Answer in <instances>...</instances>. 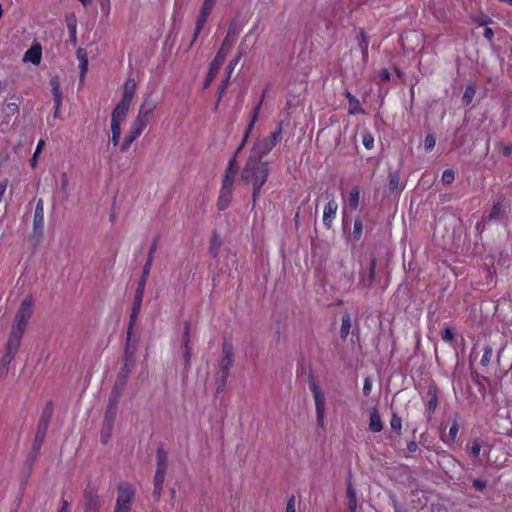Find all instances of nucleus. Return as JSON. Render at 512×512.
Here are the masks:
<instances>
[{"instance_id":"18","label":"nucleus","mask_w":512,"mask_h":512,"mask_svg":"<svg viewBox=\"0 0 512 512\" xmlns=\"http://www.w3.org/2000/svg\"><path fill=\"white\" fill-rule=\"evenodd\" d=\"M166 473L162 472H155L154 475V489H153V495L156 498V500H159L163 491V485L165 481Z\"/></svg>"},{"instance_id":"24","label":"nucleus","mask_w":512,"mask_h":512,"mask_svg":"<svg viewBox=\"0 0 512 512\" xmlns=\"http://www.w3.org/2000/svg\"><path fill=\"white\" fill-rule=\"evenodd\" d=\"M359 200H360V189H359V187L355 186L349 192L348 207L351 210H356L359 206Z\"/></svg>"},{"instance_id":"51","label":"nucleus","mask_w":512,"mask_h":512,"mask_svg":"<svg viewBox=\"0 0 512 512\" xmlns=\"http://www.w3.org/2000/svg\"><path fill=\"white\" fill-rule=\"evenodd\" d=\"M68 175L66 172H63L61 174V188L63 191H66L67 187H68Z\"/></svg>"},{"instance_id":"49","label":"nucleus","mask_w":512,"mask_h":512,"mask_svg":"<svg viewBox=\"0 0 512 512\" xmlns=\"http://www.w3.org/2000/svg\"><path fill=\"white\" fill-rule=\"evenodd\" d=\"M473 486L479 490V491H482L483 489H485L486 487V481L485 480H482V479H475L473 481Z\"/></svg>"},{"instance_id":"1","label":"nucleus","mask_w":512,"mask_h":512,"mask_svg":"<svg viewBox=\"0 0 512 512\" xmlns=\"http://www.w3.org/2000/svg\"><path fill=\"white\" fill-rule=\"evenodd\" d=\"M268 173V163L264 161L247 159L242 169L240 180L243 184L252 186V201L254 206L259 198L261 188L267 181Z\"/></svg>"},{"instance_id":"62","label":"nucleus","mask_w":512,"mask_h":512,"mask_svg":"<svg viewBox=\"0 0 512 512\" xmlns=\"http://www.w3.org/2000/svg\"><path fill=\"white\" fill-rule=\"evenodd\" d=\"M140 304H141V301H139V298L136 297L135 299V303H134V311H133V314H132V318L135 317L136 313H137V310L139 309L140 307Z\"/></svg>"},{"instance_id":"13","label":"nucleus","mask_w":512,"mask_h":512,"mask_svg":"<svg viewBox=\"0 0 512 512\" xmlns=\"http://www.w3.org/2000/svg\"><path fill=\"white\" fill-rule=\"evenodd\" d=\"M33 229L34 232L38 234H41L44 229V207L42 199H40L36 204L33 220Z\"/></svg>"},{"instance_id":"58","label":"nucleus","mask_w":512,"mask_h":512,"mask_svg":"<svg viewBox=\"0 0 512 512\" xmlns=\"http://www.w3.org/2000/svg\"><path fill=\"white\" fill-rule=\"evenodd\" d=\"M232 44H233V40L228 37H225V39L222 42V46H224L225 48L227 47V50L231 49Z\"/></svg>"},{"instance_id":"26","label":"nucleus","mask_w":512,"mask_h":512,"mask_svg":"<svg viewBox=\"0 0 512 512\" xmlns=\"http://www.w3.org/2000/svg\"><path fill=\"white\" fill-rule=\"evenodd\" d=\"M121 125H122V123L111 121V125H110L111 139H110V141H111L113 147H116L119 144L120 136H121Z\"/></svg>"},{"instance_id":"10","label":"nucleus","mask_w":512,"mask_h":512,"mask_svg":"<svg viewBox=\"0 0 512 512\" xmlns=\"http://www.w3.org/2000/svg\"><path fill=\"white\" fill-rule=\"evenodd\" d=\"M328 202L323 209V224L327 229H330L338 211V204L333 195L328 196Z\"/></svg>"},{"instance_id":"16","label":"nucleus","mask_w":512,"mask_h":512,"mask_svg":"<svg viewBox=\"0 0 512 512\" xmlns=\"http://www.w3.org/2000/svg\"><path fill=\"white\" fill-rule=\"evenodd\" d=\"M136 88V81L133 78H128L123 86L121 101L131 104L136 93Z\"/></svg>"},{"instance_id":"31","label":"nucleus","mask_w":512,"mask_h":512,"mask_svg":"<svg viewBox=\"0 0 512 512\" xmlns=\"http://www.w3.org/2000/svg\"><path fill=\"white\" fill-rule=\"evenodd\" d=\"M475 94H476V89H475V87H474V86H472V85L467 86V87L465 88L464 93H463V98H462L463 102H464L466 105L470 104V103L472 102V100H473V98H474Z\"/></svg>"},{"instance_id":"5","label":"nucleus","mask_w":512,"mask_h":512,"mask_svg":"<svg viewBox=\"0 0 512 512\" xmlns=\"http://www.w3.org/2000/svg\"><path fill=\"white\" fill-rule=\"evenodd\" d=\"M281 136V128L270 134L269 137L257 139L251 149L248 159L261 161L276 145Z\"/></svg>"},{"instance_id":"55","label":"nucleus","mask_w":512,"mask_h":512,"mask_svg":"<svg viewBox=\"0 0 512 512\" xmlns=\"http://www.w3.org/2000/svg\"><path fill=\"white\" fill-rule=\"evenodd\" d=\"M348 506L350 512H356L357 510V499H350L348 500Z\"/></svg>"},{"instance_id":"28","label":"nucleus","mask_w":512,"mask_h":512,"mask_svg":"<svg viewBox=\"0 0 512 512\" xmlns=\"http://www.w3.org/2000/svg\"><path fill=\"white\" fill-rule=\"evenodd\" d=\"M351 326H352L351 317L349 314L346 313L342 317V323H341V328H340L341 338L345 339L349 335Z\"/></svg>"},{"instance_id":"61","label":"nucleus","mask_w":512,"mask_h":512,"mask_svg":"<svg viewBox=\"0 0 512 512\" xmlns=\"http://www.w3.org/2000/svg\"><path fill=\"white\" fill-rule=\"evenodd\" d=\"M407 449L410 451V452H416V450L418 449V445L416 442L414 441H411L410 443H408L407 445Z\"/></svg>"},{"instance_id":"32","label":"nucleus","mask_w":512,"mask_h":512,"mask_svg":"<svg viewBox=\"0 0 512 512\" xmlns=\"http://www.w3.org/2000/svg\"><path fill=\"white\" fill-rule=\"evenodd\" d=\"M15 355L12 354V353H9V352H6L1 360H0V369L2 370V372H7L8 370V366L9 364L12 362V360L14 359Z\"/></svg>"},{"instance_id":"41","label":"nucleus","mask_w":512,"mask_h":512,"mask_svg":"<svg viewBox=\"0 0 512 512\" xmlns=\"http://www.w3.org/2000/svg\"><path fill=\"white\" fill-rule=\"evenodd\" d=\"M435 144H436V140H435L434 136L427 135L425 137L424 147H425L426 150H428V151L432 150L434 148Z\"/></svg>"},{"instance_id":"59","label":"nucleus","mask_w":512,"mask_h":512,"mask_svg":"<svg viewBox=\"0 0 512 512\" xmlns=\"http://www.w3.org/2000/svg\"><path fill=\"white\" fill-rule=\"evenodd\" d=\"M6 108H7L8 112H10V113H15V112L18 111V106H17L16 103H9V104H7Z\"/></svg>"},{"instance_id":"2","label":"nucleus","mask_w":512,"mask_h":512,"mask_svg":"<svg viewBox=\"0 0 512 512\" xmlns=\"http://www.w3.org/2000/svg\"><path fill=\"white\" fill-rule=\"evenodd\" d=\"M234 174H235V160L232 159L223 176L222 185L219 191L218 199H217V209L219 211H223L227 209L233 198V189H234Z\"/></svg>"},{"instance_id":"57","label":"nucleus","mask_w":512,"mask_h":512,"mask_svg":"<svg viewBox=\"0 0 512 512\" xmlns=\"http://www.w3.org/2000/svg\"><path fill=\"white\" fill-rule=\"evenodd\" d=\"M380 77L384 81L390 80V72L387 69H382L380 72Z\"/></svg>"},{"instance_id":"56","label":"nucleus","mask_w":512,"mask_h":512,"mask_svg":"<svg viewBox=\"0 0 512 512\" xmlns=\"http://www.w3.org/2000/svg\"><path fill=\"white\" fill-rule=\"evenodd\" d=\"M236 35H237V31H236L235 27L230 26V27H229V29H228V32H227L226 37H228V38H230V39L234 40V38L236 37Z\"/></svg>"},{"instance_id":"19","label":"nucleus","mask_w":512,"mask_h":512,"mask_svg":"<svg viewBox=\"0 0 512 512\" xmlns=\"http://www.w3.org/2000/svg\"><path fill=\"white\" fill-rule=\"evenodd\" d=\"M345 96L349 102V108H348L349 114L355 115V114L363 113L360 101L355 96H353L349 91L345 92Z\"/></svg>"},{"instance_id":"17","label":"nucleus","mask_w":512,"mask_h":512,"mask_svg":"<svg viewBox=\"0 0 512 512\" xmlns=\"http://www.w3.org/2000/svg\"><path fill=\"white\" fill-rule=\"evenodd\" d=\"M369 429L374 433H378L383 429V423L376 408H373L371 410L369 419Z\"/></svg>"},{"instance_id":"7","label":"nucleus","mask_w":512,"mask_h":512,"mask_svg":"<svg viewBox=\"0 0 512 512\" xmlns=\"http://www.w3.org/2000/svg\"><path fill=\"white\" fill-rule=\"evenodd\" d=\"M310 389L315 403L317 425L323 428L326 417V396L324 391L315 382L311 383Z\"/></svg>"},{"instance_id":"44","label":"nucleus","mask_w":512,"mask_h":512,"mask_svg":"<svg viewBox=\"0 0 512 512\" xmlns=\"http://www.w3.org/2000/svg\"><path fill=\"white\" fill-rule=\"evenodd\" d=\"M76 56L79 60V63L88 62V55L85 49L78 48L76 51Z\"/></svg>"},{"instance_id":"12","label":"nucleus","mask_w":512,"mask_h":512,"mask_svg":"<svg viewBox=\"0 0 512 512\" xmlns=\"http://www.w3.org/2000/svg\"><path fill=\"white\" fill-rule=\"evenodd\" d=\"M143 131L144 130L142 128H140L137 125L131 123L129 132L124 137V139H123V141H122V143L120 145V151L121 152H126L130 148L132 143L142 134Z\"/></svg>"},{"instance_id":"23","label":"nucleus","mask_w":512,"mask_h":512,"mask_svg":"<svg viewBox=\"0 0 512 512\" xmlns=\"http://www.w3.org/2000/svg\"><path fill=\"white\" fill-rule=\"evenodd\" d=\"M112 428H113V416L108 418V415L106 414L102 432H101V442L103 444L107 443V441L110 437Z\"/></svg>"},{"instance_id":"30","label":"nucleus","mask_w":512,"mask_h":512,"mask_svg":"<svg viewBox=\"0 0 512 512\" xmlns=\"http://www.w3.org/2000/svg\"><path fill=\"white\" fill-rule=\"evenodd\" d=\"M260 107H261V102H259L258 105L254 108V111H253L252 116H251V121H250V123L248 125V128L246 130V133H245V139L248 138L249 133L253 129V127L255 125V122L258 119Z\"/></svg>"},{"instance_id":"20","label":"nucleus","mask_w":512,"mask_h":512,"mask_svg":"<svg viewBox=\"0 0 512 512\" xmlns=\"http://www.w3.org/2000/svg\"><path fill=\"white\" fill-rule=\"evenodd\" d=\"M189 342H190V325H189V323H185L184 333H183V343H184V360L186 363H188L191 358V347L189 346Z\"/></svg>"},{"instance_id":"25","label":"nucleus","mask_w":512,"mask_h":512,"mask_svg":"<svg viewBox=\"0 0 512 512\" xmlns=\"http://www.w3.org/2000/svg\"><path fill=\"white\" fill-rule=\"evenodd\" d=\"M224 61H225V58H223V53L217 52L216 56L214 57L211 65H210V68H209L210 78H214L216 76L220 66L223 64Z\"/></svg>"},{"instance_id":"6","label":"nucleus","mask_w":512,"mask_h":512,"mask_svg":"<svg viewBox=\"0 0 512 512\" xmlns=\"http://www.w3.org/2000/svg\"><path fill=\"white\" fill-rule=\"evenodd\" d=\"M34 311V300L31 296L23 299L15 315L12 327L25 332L29 319Z\"/></svg>"},{"instance_id":"46","label":"nucleus","mask_w":512,"mask_h":512,"mask_svg":"<svg viewBox=\"0 0 512 512\" xmlns=\"http://www.w3.org/2000/svg\"><path fill=\"white\" fill-rule=\"evenodd\" d=\"M481 452V444L479 440H474L471 445V453L477 457Z\"/></svg>"},{"instance_id":"64","label":"nucleus","mask_w":512,"mask_h":512,"mask_svg":"<svg viewBox=\"0 0 512 512\" xmlns=\"http://www.w3.org/2000/svg\"><path fill=\"white\" fill-rule=\"evenodd\" d=\"M493 35H494V34H493L492 29H490V28H486V29H485V31H484V36H485L487 39L491 40V39L493 38Z\"/></svg>"},{"instance_id":"21","label":"nucleus","mask_w":512,"mask_h":512,"mask_svg":"<svg viewBox=\"0 0 512 512\" xmlns=\"http://www.w3.org/2000/svg\"><path fill=\"white\" fill-rule=\"evenodd\" d=\"M244 52L243 51H239L238 55L230 61V63L227 65L226 67V79L222 85V92L224 91V89L226 88L229 80H230V77H231V74L233 72V70L235 69L236 65L238 64V62L240 61L241 57L243 56Z\"/></svg>"},{"instance_id":"54","label":"nucleus","mask_w":512,"mask_h":512,"mask_svg":"<svg viewBox=\"0 0 512 512\" xmlns=\"http://www.w3.org/2000/svg\"><path fill=\"white\" fill-rule=\"evenodd\" d=\"M347 498H348V500L357 499L356 492H355L354 488L352 487V485H348V487H347Z\"/></svg>"},{"instance_id":"29","label":"nucleus","mask_w":512,"mask_h":512,"mask_svg":"<svg viewBox=\"0 0 512 512\" xmlns=\"http://www.w3.org/2000/svg\"><path fill=\"white\" fill-rule=\"evenodd\" d=\"M389 189L391 191L403 189V186L400 181V176L397 172H392L389 174Z\"/></svg>"},{"instance_id":"39","label":"nucleus","mask_w":512,"mask_h":512,"mask_svg":"<svg viewBox=\"0 0 512 512\" xmlns=\"http://www.w3.org/2000/svg\"><path fill=\"white\" fill-rule=\"evenodd\" d=\"M363 232V224L360 220H355L353 227V235L358 240Z\"/></svg>"},{"instance_id":"42","label":"nucleus","mask_w":512,"mask_h":512,"mask_svg":"<svg viewBox=\"0 0 512 512\" xmlns=\"http://www.w3.org/2000/svg\"><path fill=\"white\" fill-rule=\"evenodd\" d=\"M79 69H80V84H82L84 82V79L88 72V62L79 63Z\"/></svg>"},{"instance_id":"35","label":"nucleus","mask_w":512,"mask_h":512,"mask_svg":"<svg viewBox=\"0 0 512 512\" xmlns=\"http://www.w3.org/2000/svg\"><path fill=\"white\" fill-rule=\"evenodd\" d=\"M454 179H455V173L452 169H446L442 173L441 180L444 184L449 185L454 181Z\"/></svg>"},{"instance_id":"27","label":"nucleus","mask_w":512,"mask_h":512,"mask_svg":"<svg viewBox=\"0 0 512 512\" xmlns=\"http://www.w3.org/2000/svg\"><path fill=\"white\" fill-rule=\"evenodd\" d=\"M156 460H157L156 471L166 473L167 468H168V459H167L166 453L163 452L162 450H158Z\"/></svg>"},{"instance_id":"8","label":"nucleus","mask_w":512,"mask_h":512,"mask_svg":"<svg viewBox=\"0 0 512 512\" xmlns=\"http://www.w3.org/2000/svg\"><path fill=\"white\" fill-rule=\"evenodd\" d=\"M233 347L232 344L225 341L222 345V358L220 361V373L222 380L225 381L229 374L230 367L233 363Z\"/></svg>"},{"instance_id":"47","label":"nucleus","mask_w":512,"mask_h":512,"mask_svg":"<svg viewBox=\"0 0 512 512\" xmlns=\"http://www.w3.org/2000/svg\"><path fill=\"white\" fill-rule=\"evenodd\" d=\"M442 339L446 342H451L454 339V332L450 328H446L443 332Z\"/></svg>"},{"instance_id":"52","label":"nucleus","mask_w":512,"mask_h":512,"mask_svg":"<svg viewBox=\"0 0 512 512\" xmlns=\"http://www.w3.org/2000/svg\"><path fill=\"white\" fill-rule=\"evenodd\" d=\"M427 407H428L430 412H433L436 409V407H437V397L436 396H433L428 401Z\"/></svg>"},{"instance_id":"53","label":"nucleus","mask_w":512,"mask_h":512,"mask_svg":"<svg viewBox=\"0 0 512 512\" xmlns=\"http://www.w3.org/2000/svg\"><path fill=\"white\" fill-rule=\"evenodd\" d=\"M491 353H492L491 349H486L485 350V352H484V354H483V356L481 358V363L482 364L485 365V364H487L489 362L490 357H491Z\"/></svg>"},{"instance_id":"3","label":"nucleus","mask_w":512,"mask_h":512,"mask_svg":"<svg viewBox=\"0 0 512 512\" xmlns=\"http://www.w3.org/2000/svg\"><path fill=\"white\" fill-rule=\"evenodd\" d=\"M159 103V99L152 93H146L143 96L137 115L132 123L145 130L151 122Z\"/></svg>"},{"instance_id":"36","label":"nucleus","mask_w":512,"mask_h":512,"mask_svg":"<svg viewBox=\"0 0 512 512\" xmlns=\"http://www.w3.org/2000/svg\"><path fill=\"white\" fill-rule=\"evenodd\" d=\"M43 147H44V141L40 140L37 143V146H36V149H35V152H34L32 158L30 159V164L32 167H35V165L37 163V158H38L39 154L41 153Z\"/></svg>"},{"instance_id":"40","label":"nucleus","mask_w":512,"mask_h":512,"mask_svg":"<svg viewBox=\"0 0 512 512\" xmlns=\"http://www.w3.org/2000/svg\"><path fill=\"white\" fill-rule=\"evenodd\" d=\"M373 383L370 377H366L363 383V393L365 396H369L372 391Z\"/></svg>"},{"instance_id":"9","label":"nucleus","mask_w":512,"mask_h":512,"mask_svg":"<svg viewBox=\"0 0 512 512\" xmlns=\"http://www.w3.org/2000/svg\"><path fill=\"white\" fill-rule=\"evenodd\" d=\"M216 4V0H204L202 7L200 9L199 15L196 21V27L193 35V41L196 40L198 35L200 34L202 28L204 27L214 5Z\"/></svg>"},{"instance_id":"15","label":"nucleus","mask_w":512,"mask_h":512,"mask_svg":"<svg viewBox=\"0 0 512 512\" xmlns=\"http://www.w3.org/2000/svg\"><path fill=\"white\" fill-rule=\"evenodd\" d=\"M42 59V49L39 44H33L24 54L23 61L39 65Z\"/></svg>"},{"instance_id":"50","label":"nucleus","mask_w":512,"mask_h":512,"mask_svg":"<svg viewBox=\"0 0 512 512\" xmlns=\"http://www.w3.org/2000/svg\"><path fill=\"white\" fill-rule=\"evenodd\" d=\"M361 36H362V41L360 43V48L362 50L363 55H366L367 50H368V41L366 40L363 32H361Z\"/></svg>"},{"instance_id":"11","label":"nucleus","mask_w":512,"mask_h":512,"mask_svg":"<svg viewBox=\"0 0 512 512\" xmlns=\"http://www.w3.org/2000/svg\"><path fill=\"white\" fill-rule=\"evenodd\" d=\"M24 333L25 332L22 330L15 329L13 327L11 328V332L6 344V352L16 355Z\"/></svg>"},{"instance_id":"14","label":"nucleus","mask_w":512,"mask_h":512,"mask_svg":"<svg viewBox=\"0 0 512 512\" xmlns=\"http://www.w3.org/2000/svg\"><path fill=\"white\" fill-rule=\"evenodd\" d=\"M130 106V103L120 100L112 112L111 121L123 123L127 117Z\"/></svg>"},{"instance_id":"38","label":"nucleus","mask_w":512,"mask_h":512,"mask_svg":"<svg viewBox=\"0 0 512 512\" xmlns=\"http://www.w3.org/2000/svg\"><path fill=\"white\" fill-rule=\"evenodd\" d=\"M154 247L149 251L148 253V258H147V261L143 267V274L145 275V277L148 276L149 272H150V269H151V265H152V260H153V254H154Z\"/></svg>"},{"instance_id":"60","label":"nucleus","mask_w":512,"mask_h":512,"mask_svg":"<svg viewBox=\"0 0 512 512\" xmlns=\"http://www.w3.org/2000/svg\"><path fill=\"white\" fill-rule=\"evenodd\" d=\"M375 267H376V263H375V261L373 260V261L371 262L370 269H369V275H370V279H371V281L374 279V276H375Z\"/></svg>"},{"instance_id":"48","label":"nucleus","mask_w":512,"mask_h":512,"mask_svg":"<svg viewBox=\"0 0 512 512\" xmlns=\"http://www.w3.org/2000/svg\"><path fill=\"white\" fill-rule=\"evenodd\" d=\"M458 424L457 423H453L449 429V436L451 438L452 441L455 440L456 436H457V433H458Z\"/></svg>"},{"instance_id":"4","label":"nucleus","mask_w":512,"mask_h":512,"mask_svg":"<svg viewBox=\"0 0 512 512\" xmlns=\"http://www.w3.org/2000/svg\"><path fill=\"white\" fill-rule=\"evenodd\" d=\"M135 495V485L130 482H121L117 487V497L113 512H131Z\"/></svg>"},{"instance_id":"63","label":"nucleus","mask_w":512,"mask_h":512,"mask_svg":"<svg viewBox=\"0 0 512 512\" xmlns=\"http://www.w3.org/2000/svg\"><path fill=\"white\" fill-rule=\"evenodd\" d=\"M59 512H69V503L67 500L62 501V507Z\"/></svg>"},{"instance_id":"34","label":"nucleus","mask_w":512,"mask_h":512,"mask_svg":"<svg viewBox=\"0 0 512 512\" xmlns=\"http://www.w3.org/2000/svg\"><path fill=\"white\" fill-rule=\"evenodd\" d=\"M66 22L69 34H77V21L74 14L67 16Z\"/></svg>"},{"instance_id":"45","label":"nucleus","mask_w":512,"mask_h":512,"mask_svg":"<svg viewBox=\"0 0 512 512\" xmlns=\"http://www.w3.org/2000/svg\"><path fill=\"white\" fill-rule=\"evenodd\" d=\"M285 512H296V501L293 495L287 501Z\"/></svg>"},{"instance_id":"33","label":"nucleus","mask_w":512,"mask_h":512,"mask_svg":"<svg viewBox=\"0 0 512 512\" xmlns=\"http://www.w3.org/2000/svg\"><path fill=\"white\" fill-rule=\"evenodd\" d=\"M390 426H391L392 430H394L398 434L401 433L402 420L397 414L392 415V417L390 419Z\"/></svg>"},{"instance_id":"37","label":"nucleus","mask_w":512,"mask_h":512,"mask_svg":"<svg viewBox=\"0 0 512 512\" xmlns=\"http://www.w3.org/2000/svg\"><path fill=\"white\" fill-rule=\"evenodd\" d=\"M362 144L368 150L374 147V137L370 133H364L362 136Z\"/></svg>"},{"instance_id":"22","label":"nucleus","mask_w":512,"mask_h":512,"mask_svg":"<svg viewBox=\"0 0 512 512\" xmlns=\"http://www.w3.org/2000/svg\"><path fill=\"white\" fill-rule=\"evenodd\" d=\"M50 85L52 88V94L54 97V102H57V106H61L62 104V93L60 90V82L58 77H53L50 80Z\"/></svg>"},{"instance_id":"43","label":"nucleus","mask_w":512,"mask_h":512,"mask_svg":"<svg viewBox=\"0 0 512 512\" xmlns=\"http://www.w3.org/2000/svg\"><path fill=\"white\" fill-rule=\"evenodd\" d=\"M501 213V205L500 203H495L492 207V210L490 212V218L491 219H498Z\"/></svg>"}]
</instances>
